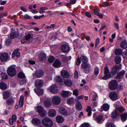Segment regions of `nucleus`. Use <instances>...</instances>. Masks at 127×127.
Segmentation results:
<instances>
[{"mask_svg": "<svg viewBox=\"0 0 127 127\" xmlns=\"http://www.w3.org/2000/svg\"><path fill=\"white\" fill-rule=\"evenodd\" d=\"M120 47L124 49L127 48V43L126 40H123L122 42L120 44Z\"/></svg>", "mask_w": 127, "mask_h": 127, "instance_id": "obj_26", "label": "nucleus"}, {"mask_svg": "<svg viewBox=\"0 0 127 127\" xmlns=\"http://www.w3.org/2000/svg\"><path fill=\"white\" fill-rule=\"evenodd\" d=\"M25 76L24 74L22 72H20L19 73L18 77L21 78H24L25 77Z\"/></svg>", "mask_w": 127, "mask_h": 127, "instance_id": "obj_49", "label": "nucleus"}, {"mask_svg": "<svg viewBox=\"0 0 127 127\" xmlns=\"http://www.w3.org/2000/svg\"><path fill=\"white\" fill-rule=\"evenodd\" d=\"M81 59L83 63H87L88 61V59L86 56H83L81 57L80 59Z\"/></svg>", "mask_w": 127, "mask_h": 127, "instance_id": "obj_33", "label": "nucleus"}, {"mask_svg": "<svg viewBox=\"0 0 127 127\" xmlns=\"http://www.w3.org/2000/svg\"><path fill=\"white\" fill-rule=\"evenodd\" d=\"M106 127H116L115 125L112 123H107L106 125Z\"/></svg>", "mask_w": 127, "mask_h": 127, "instance_id": "obj_47", "label": "nucleus"}, {"mask_svg": "<svg viewBox=\"0 0 127 127\" xmlns=\"http://www.w3.org/2000/svg\"><path fill=\"white\" fill-rule=\"evenodd\" d=\"M37 111L39 113V115L42 117L45 116L47 114L46 111L41 106L37 107Z\"/></svg>", "mask_w": 127, "mask_h": 127, "instance_id": "obj_3", "label": "nucleus"}, {"mask_svg": "<svg viewBox=\"0 0 127 127\" xmlns=\"http://www.w3.org/2000/svg\"><path fill=\"white\" fill-rule=\"evenodd\" d=\"M34 91L38 96L42 95L43 94V90L41 89L35 88Z\"/></svg>", "mask_w": 127, "mask_h": 127, "instance_id": "obj_17", "label": "nucleus"}, {"mask_svg": "<svg viewBox=\"0 0 127 127\" xmlns=\"http://www.w3.org/2000/svg\"><path fill=\"white\" fill-rule=\"evenodd\" d=\"M44 74V72L41 70H39L35 71L33 75L37 78H39L42 77Z\"/></svg>", "mask_w": 127, "mask_h": 127, "instance_id": "obj_10", "label": "nucleus"}, {"mask_svg": "<svg viewBox=\"0 0 127 127\" xmlns=\"http://www.w3.org/2000/svg\"><path fill=\"white\" fill-rule=\"evenodd\" d=\"M18 35V34L17 32H13L10 35V38L11 39L17 37Z\"/></svg>", "mask_w": 127, "mask_h": 127, "instance_id": "obj_34", "label": "nucleus"}, {"mask_svg": "<svg viewBox=\"0 0 127 127\" xmlns=\"http://www.w3.org/2000/svg\"><path fill=\"white\" fill-rule=\"evenodd\" d=\"M115 110H117V112L118 111L121 113L123 112L125 110V109L124 107L122 106L121 107H118L117 109H116Z\"/></svg>", "mask_w": 127, "mask_h": 127, "instance_id": "obj_44", "label": "nucleus"}, {"mask_svg": "<svg viewBox=\"0 0 127 127\" xmlns=\"http://www.w3.org/2000/svg\"><path fill=\"white\" fill-rule=\"evenodd\" d=\"M25 36V39L24 40V41H23V40H22V43L27 42V40L31 38L32 36L31 34H28Z\"/></svg>", "mask_w": 127, "mask_h": 127, "instance_id": "obj_37", "label": "nucleus"}, {"mask_svg": "<svg viewBox=\"0 0 127 127\" xmlns=\"http://www.w3.org/2000/svg\"><path fill=\"white\" fill-rule=\"evenodd\" d=\"M81 127H89V125L87 123H84L82 124L81 126Z\"/></svg>", "mask_w": 127, "mask_h": 127, "instance_id": "obj_53", "label": "nucleus"}, {"mask_svg": "<svg viewBox=\"0 0 127 127\" xmlns=\"http://www.w3.org/2000/svg\"><path fill=\"white\" fill-rule=\"evenodd\" d=\"M3 98L6 99L10 96V93L8 91H6L4 92L3 94Z\"/></svg>", "mask_w": 127, "mask_h": 127, "instance_id": "obj_28", "label": "nucleus"}, {"mask_svg": "<svg viewBox=\"0 0 127 127\" xmlns=\"http://www.w3.org/2000/svg\"><path fill=\"white\" fill-rule=\"evenodd\" d=\"M86 111L88 113L87 114L88 116H90L92 114V109L91 107L89 106H88L86 109Z\"/></svg>", "mask_w": 127, "mask_h": 127, "instance_id": "obj_42", "label": "nucleus"}, {"mask_svg": "<svg viewBox=\"0 0 127 127\" xmlns=\"http://www.w3.org/2000/svg\"><path fill=\"white\" fill-rule=\"evenodd\" d=\"M109 97L111 99L115 101L118 99V95L117 93L115 91H112L109 94Z\"/></svg>", "mask_w": 127, "mask_h": 127, "instance_id": "obj_6", "label": "nucleus"}, {"mask_svg": "<svg viewBox=\"0 0 127 127\" xmlns=\"http://www.w3.org/2000/svg\"><path fill=\"white\" fill-rule=\"evenodd\" d=\"M64 83L66 85L69 87L71 86L72 84V82L69 79L65 80L64 81Z\"/></svg>", "mask_w": 127, "mask_h": 127, "instance_id": "obj_31", "label": "nucleus"}, {"mask_svg": "<svg viewBox=\"0 0 127 127\" xmlns=\"http://www.w3.org/2000/svg\"><path fill=\"white\" fill-rule=\"evenodd\" d=\"M26 80L24 79L22 80L19 82V83L20 85H22L25 84L26 83Z\"/></svg>", "mask_w": 127, "mask_h": 127, "instance_id": "obj_55", "label": "nucleus"}, {"mask_svg": "<svg viewBox=\"0 0 127 127\" xmlns=\"http://www.w3.org/2000/svg\"><path fill=\"white\" fill-rule=\"evenodd\" d=\"M117 110H115L114 111H113L112 113L111 116L113 119L116 118L117 116Z\"/></svg>", "mask_w": 127, "mask_h": 127, "instance_id": "obj_41", "label": "nucleus"}, {"mask_svg": "<svg viewBox=\"0 0 127 127\" xmlns=\"http://www.w3.org/2000/svg\"><path fill=\"white\" fill-rule=\"evenodd\" d=\"M32 123L34 124L37 125L41 123V121L38 119L34 118L33 119L32 121Z\"/></svg>", "mask_w": 127, "mask_h": 127, "instance_id": "obj_25", "label": "nucleus"}, {"mask_svg": "<svg viewBox=\"0 0 127 127\" xmlns=\"http://www.w3.org/2000/svg\"><path fill=\"white\" fill-rule=\"evenodd\" d=\"M61 49L63 52L65 53L68 51L69 48L67 45H63L61 46Z\"/></svg>", "mask_w": 127, "mask_h": 127, "instance_id": "obj_18", "label": "nucleus"}, {"mask_svg": "<svg viewBox=\"0 0 127 127\" xmlns=\"http://www.w3.org/2000/svg\"><path fill=\"white\" fill-rule=\"evenodd\" d=\"M19 49H16L15 50L13 53L12 56V57H14L15 56L17 57H18L20 56V53L19 52Z\"/></svg>", "mask_w": 127, "mask_h": 127, "instance_id": "obj_22", "label": "nucleus"}, {"mask_svg": "<svg viewBox=\"0 0 127 127\" xmlns=\"http://www.w3.org/2000/svg\"><path fill=\"white\" fill-rule=\"evenodd\" d=\"M121 68V66L120 65H116L114 66L112 69L111 72L112 74H116L117 71Z\"/></svg>", "mask_w": 127, "mask_h": 127, "instance_id": "obj_12", "label": "nucleus"}, {"mask_svg": "<svg viewBox=\"0 0 127 127\" xmlns=\"http://www.w3.org/2000/svg\"><path fill=\"white\" fill-rule=\"evenodd\" d=\"M49 115L52 117L55 116L56 114L55 110L54 109H51L48 112Z\"/></svg>", "mask_w": 127, "mask_h": 127, "instance_id": "obj_20", "label": "nucleus"}, {"mask_svg": "<svg viewBox=\"0 0 127 127\" xmlns=\"http://www.w3.org/2000/svg\"><path fill=\"white\" fill-rule=\"evenodd\" d=\"M48 90L50 92L56 94L58 92V87L55 85H53L49 87Z\"/></svg>", "mask_w": 127, "mask_h": 127, "instance_id": "obj_4", "label": "nucleus"}, {"mask_svg": "<svg viewBox=\"0 0 127 127\" xmlns=\"http://www.w3.org/2000/svg\"><path fill=\"white\" fill-rule=\"evenodd\" d=\"M74 99L73 98H69L67 99V102L69 104L72 103L74 101Z\"/></svg>", "mask_w": 127, "mask_h": 127, "instance_id": "obj_46", "label": "nucleus"}, {"mask_svg": "<svg viewBox=\"0 0 127 127\" xmlns=\"http://www.w3.org/2000/svg\"><path fill=\"white\" fill-rule=\"evenodd\" d=\"M61 74L62 76L64 78H68L69 76V73L65 70H63L61 71Z\"/></svg>", "mask_w": 127, "mask_h": 127, "instance_id": "obj_16", "label": "nucleus"}, {"mask_svg": "<svg viewBox=\"0 0 127 127\" xmlns=\"http://www.w3.org/2000/svg\"><path fill=\"white\" fill-rule=\"evenodd\" d=\"M43 84V82L41 80L37 79L35 80V85L36 87L37 88L42 87Z\"/></svg>", "mask_w": 127, "mask_h": 127, "instance_id": "obj_13", "label": "nucleus"}, {"mask_svg": "<svg viewBox=\"0 0 127 127\" xmlns=\"http://www.w3.org/2000/svg\"><path fill=\"white\" fill-rule=\"evenodd\" d=\"M9 124L11 125H12L13 124L14 122L13 120L11 118H10L9 120Z\"/></svg>", "mask_w": 127, "mask_h": 127, "instance_id": "obj_59", "label": "nucleus"}, {"mask_svg": "<svg viewBox=\"0 0 127 127\" xmlns=\"http://www.w3.org/2000/svg\"><path fill=\"white\" fill-rule=\"evenodd\" d=\"M55 60V58L53 56H51L48 59V61L49 62L52 63Z\"/></svg>", "mask_w": 127, "mask_h": 127, "instance_id": "obj_51", "label": "nucleus"}, {"mask_svg": "<svg viewBox=\"0 0 127 127\" xmlns=\"http://www.w3.org/2000/svg\"><path fill=\"white\" fill-rule=\"evenodd\" d=\"M56 81L57 82H59L61 80V78L60 76H58L56 77Z\"/></svg>", "mask_w": 127, "mask_h": 127, "instance_id": "obj_64", "label": "nucleus"}, {"mask_svg": "<svg viewBox=\"0 0 127 127\" xmlns=\"http://www.w3.org/2000/svg\"><path fill=\"white\" fill-rule=\"evenodd\" d=\"M69 93L68 91H63L62 92V94L63 97H66L68 95Z\"/></svg>", "mask_w": 127, "mask_h": 127, "instance_id": "obj_43", "label": "nucleus"}, {"mask_svg": "<svg viewBox=\"0 0 127 127\" xmlns=\"http://www.w3.org/2000/svg\"><path fill=\"white\" fill-rule=\"evenodd\" d=\"M122 56L123 58H127V49L126 51H125L123 53Z\"/></svg>", "mask_w": 127, "mask_h": 127, "instance_id": "obj_50", "label": "nucleus"}, {"mask_svg": "<svg viewBox=\"0 0 127 127\" xmlns=\"http://www.w3.org/2000/svg\"><path fill=\"white\" fill-rule=\"evenodd\" d=\"M94 11L95 14L97 15L98 16L99 15V13L95 9H94Z\"/></svg>", "mask_w": 127, "mask_h": 127, "instance_id": "obj_63", "label": "nucleus"}, {"mask_svg": "<svg viewBox=\"0 0 127 127\" xmlns=\"http://www.w3.org/2000/svg\"><path fill=\"white\" fill-rule=\"evenodd\" d=\"M44 104L46 107H49L52 105V103L49 100H46L45 101Z\"/></svg>", "mask_w": 127, "mask_h": 127, "instance_id": "obj_32", "label": "nucleus"}, {"mask_svg": "<svg viewBox=\"0 0 127 127\" xmlns=\"http://www.w3.org/2000/svg\"><path fill=\"white\" fill-rule=\"evenodd\" d=\"M13 120L14 122H16L17 120V116L15 114H13L12 115V118H11Z\"/></svg>", "mask_w": 127, "mask_h": 127, "instance_id": "obj_54", "label": "nucleus"}, {"mask_svg": "<svg viewBox=\"0 0 127 127\" xmlns=\"http://www.w3.org/2000/svg\"><path fill=\"white\" fill-rule=\"evenodd\" d=\"M24 18L25 19H29L31 18V17L28 14H25L24 15Z\"/></svg>", "mask_w": 127, "mask_h": 127, "instance_id": "obj_60", "label": "nucleus"}, {"mask_svg": "<svg viewBox=\"0 0 127 127\" xmlns=\"http://www.w3.org/2000/svg\"><path fill=\"white\" fill-rule=\"evenodd\" d=\"M1 76L2 79H6L7 78V76L5 73H2Z\"/></svg>", "mask_w": 127, "mask_h": 127, "instance_id": "obj_48", "label": "nucleus"}, {"mask_svg": "<svg viewBox=\"0 0 127 127\" xmlns=\"http://www.w3.org/2000/svg\"><path fill=\"white\" fill-rule=\"evenodd\" d=\"M85 15L89 18H90L91 17V14L88 12H86L85 13Z\"/></svg>", "mask_w": 127, "mask_h": 127, "instance_id": "obj_62", "label": "nucleus"}, {"mask_svg": "<svg viewBox=\"0 0 127 127\" xmlns=\"http://www.w3.org/2000/svg\"><path fill=\"white\" fill-rule=\"evenodd\" d=\"M100 41V39L99 38H97L95 41V46L96 47L97 46L98 44Z\"/></svg>", "mask_w": 127, "mask_h": 127, "instance_id": "obj_57", "label": "nucleus"}, {"mask_svg": "<svg viewBox=\"0 0 127 127\" xmlns=\"http://www.w3.org/2000/svg\"><path fill=\"white\" fill-rule=\"evenodd\" d=\"M81 67L83 69H87L85 72L88 73L91 70V68L90 65L87 63H83L81 64Z\"/></svg>", "mask_w": 127, "mask_h": 127, "instance_id": "obj_8", "label": "nucleus"}, {"mask_svg": "<svg viewBox=\"0 0 127 127\" xmlns=\"http://www.w3.org/2000/svg\"><path fill=\"white\" fill-rule=\"evenodd\" d=\"M123 53L122 50L120 48L116 49L115 51V54L117 55H121Z\"/></svg>", "mask_w": 127, "mask_h": 127, "instance_id": "obj_27", "label": "nucleus"}, {"mask_svg": "<svg viewBox=\"0 0 127 127\" xmlns=\"http://www.w3.org/2000/svg\"><path fill=\"white\" fill-rule=\"evenodd\" d=\"M71 58L70 56L69 57H67L65 56H63V57L62 59V60L63 61L65 62L67 61L70 60Z\"/></svg>", "mask_w": 127, "mask_h": 127, "instance_id": "obj_45", "label": "nucleus"}, {"mask_svg": "<svg viewBox=\"0 0 127 127\" xmlns=\"http://www.w3.org/2000/svg\"><path fill=\"white\" fill-rule=\"evenodd\" d=\"M7 73L9 76L13 77L16 74V70L14 68L12 67H10L9 68L8 70Z\"/></svg>", "mask_w": 127, "mask_h": 127, "instance_id": "obj_7", "label": "nucleus"}, {"mask_svg": "<svg viewBox=\"0 0 127 127\" xmlns=\"http://www.w3.org/2000/svg\"><path fill=\"white\" fill-rule=\"evenodd\" d=\"M99 72V69L98 67H95L94 69V73L95 75H97L98 74Z\"/></svg>", "mask_w": 127, "mask_h": 127, "instance_id": "obj_52", "label": "nucleus"}, {"mask_svg": "<svg viewBox=\"0 0 127 127\" xmlns=\"http://www.w3.org/2000/svg\"><path fill=\"white\" fill-rule=\"evenodd\" d=\"M7 87V85L5 83L3 82L0 83V88L1 90H5L6 89Z\"/></svg>", "mask_w": 127, "mask_h": 127, "instance_id": "obj_35", "label": "nucleus"}, {"mask_svg": "<svg viewBox=\"0 0 127 127\" xmlns=\"http://www.w3.org/2000/svg\"><path fill=\"white\" fill-rule=\"evenodd\" d=\"M14 101L12 98H10L6 100V104L9 105H12L14 103Z\"/></svg>", "mask_w": 127, "mask_h": 127, "instance_id": "obj_23", "label": "nucleus"}, {"mask_svg": "<svg viewBox=\"0 0 127 127\" xmlns=\"http://www.w3.org/2000/svg\"><path fill=\"white\" fill-rule=\"evenodd\" d=\"M79 97H78L76 99V109L77 110H79Z\"/></svg>", "mask_w": 127, "mask_h": 127, "instance_id": "obj_38", "label": "nucleus"}, {"mask_svg": "<svg viewBox=\"0 0 127 127\" xmlns=\"http://www.w3.org/2000/svg\"><path fill=\"white\" fill-rule=\"evenodd\" d=\"M118 86L117 81L115 80H112L109 83V88L111 90H114L117 89Z\"/></svg>", "mask_w": 127, "mask_h": 127, "instance_id": "obj_2", "label": "nucleus"}, {"mask_svg": "<svg viewBox=\"0 0 127 127\" xmlns=\"http://www.w3.org/2000/svg\"><path fill=\"white\" fill-rule=\"evenodd\" d=\"M110 107L109 105L107 103L103 104L102 106L103 109L105 111H106L108 110Z\"/></svg>", "mask_w": 127, "mask_h": 127, "instance_id": "obj_36", "label": "nucleus"}, {"mask_svg": "<svg viewBox=\"0 0 127 127\" xmlns=\"http://www.w3.org/2000/svg\"><path fill=\"white\" fill-rule=\"evenodd\" d=\"M46 55L43 53H41L39 56V59L41 61H44L46 59Z\"/></svg>", "mask_w": 127, "mask_h": 127, "instance_id": "obj_19", "label": "nucleus"}, {"mask_svg": "<svg viewBox=\"0 0 127 127\" xmlns=\"http://www.w3.org/2000/svg\"><path fill=\"white\" fill-rule=\"evenodd\" d=\"M42 123L46 127H51L53 125L52 121L48 118H44L42 120Z\"/></svg>", "mask_w": 127, "mask_h": 127, "instance_id": "obj_1", "label": "nucleus"}, {"mask_svg": "<svg viewBox=\"0 0 127 127\" xmlns=\"http://www.w3.org/2000/svg\"><path fill=\"white\" fill-rule=\"evenodd\" d=\"M60 112L63 115L66 116L67 115L66 111L63 108H60L59 109Z\"/></svg>", "mask_w": 127, "mask_h": 127, "instance_id": "obj_40", "label": "nucleus"}, {"mask_svg": "<svg viewBox=\"0 0 127 127\" xmlns=\"http://www.w3.org/2000/svg\"><path fill=\"white\" fill-rule=\"evenodd\" d=\"M78 91L77 89H75L73 91V94L74 95L77 96L78 95Z\"/></svg>", "mask_w": 127, "mask_h": 127, "instance_id": "obj_58", "label": "nucleus"}, {"mask_svg": "<svg viewBox=\"0 0 127 127\" xmlns=\"http://www.w3.org/2000/svg\"><path fill=\"white\" fill-rule=\"evenodd\" d=\"M122 120L123 122H125L127 119V113H124L120 115Z\"/></svg>", "mask_w": 127, "mask_h": 127, "instance_id": "obj_29", "label": "nucleus"}, {"mask_svg": "<svg viewBox=\"0 0 127 127\" xmlns=\"http://www.w3.org/2000/svg\"><path fill=\"white\" fill-rule=\"evenodd\" d=\"M111 5L108 2H104L103 3V7L107 6L108 5Z\"/></svg>", "mask_w": 127, "mask_h": 127, "instance_id": "obj_61", "label": "nucleus"}, {"mask_svg": "<svg viewBox=\"0 0 127 127\" xmlns=\"http://www.w3.org/2000/svg\"><path fill=\"white\" fill-rule=\"evenodd\" d=\"M6 45H10L11 43V40L8 39H7L6 40Z\"/></svg>", "mask_w": 127, "mask_h": 127, "instance_id": "obj_56", "label": "nucleus"}, {"mask_svg": "<svg viewBox=\"0 0 127 127\" xmlns=\"http://www.w3.org/2000/svg\"><path fill=\"white\" fill-rule=\"evenodd\" d=\"M61 64V62L59 60L56 59L53 64V65L54 67H59L60 66Z\"/></svg>", "mask_w": 127, "mask_h": 127, "instance_id": "obj_21", "label": "nucleus"}, {"mask_svg": "<svg viewBox=\"0 0 127 127\" xmlns=\"http://www.w3.org/2000/svg\"><path fill=\"white\" fill-rule=\"evenodd\" d=\"M104 73L105 75L102 78L103 79L106 80L111 78V75L108 67L105 68Z\"/></svg>", "mask_w": 127, "mask_h": 127, "instance_id": "obj_5", "label": "nucleus"}, {"mask_svg": "<svg viewBox=\"0 0 127 127\" xmlns=\"http://www.w3.org/2000/svg\"><path fill=\"white\" fill-rule=\"evenodd\" d=\"M125 73V70H122L118 73L116 76V78L118 79H121L124 75Z\"/></svg>", "mask_w": 127, "mask_h": 127, "instance_id": "obj_15", "label": "nucleus"}, {"mask_svg": "<svg viewBox=\"0 0 127 127\" xmlns=\"http://www.w3.org/2000/svg\"><path fill=\"white\" fill-rule=\"evenodd\" d=\"M94 119L99 124H101L104 121L103 116H98L96 117H94Z\"/></svg>", "mask_w": 127, "mask_h": 127, "instance_id": "obj_14", "label": "nucleus"}, {"mask_svg": "<svg viewBox=\"0 0 127 127\" xmlns=\"http://www.w3.org/2000/svg\"><path fill=\"white\" fill-rule=\"evenodd\" d=\"M52 101L54 104L56 105H58L61 102L60 98L58 96H55L53 97Z\"/></svg>", "mask_w": 127, "mask_h": 127, "instance_id": "obj_9", "label": "nucleus"}, {"mask_svg": "<svg viewBox=\"0 0 127 127\" xmlns=\"http://www.w3.org/2000/svg\"><path fill=\"white\" fill-rule=\"evenodd\" d=\"M121 60V58L119 56H116L115 58V62L117 64L120 63Z\"/></svg>", "mask_w": 127, "mask_h": 127, "instance_id": "obj_39", "label": "nucleus"}, {"mask_svg": "<svg viewBox=\"0 0 127 127\" xmlns=\"http://www.w3.org/2000/svg\"><path fill=\"white\" fill-rule=\"evenodd\" d=\"M24 99V96L21 95L20 96L19 102V106L20 107H22L23 105Z\"/></svg>", "mask_w": 127, "mask_h": 127, "instance_id": "obj_24", "label": "nucleus"}, {"mask_svg": "<svg viewBox=\"0 0 127 127\" xmlns=\"http://www.w3.org/2000/svg\"><path fill=\"white\" fill-rule=\"evenodd\" d=\"M64 120L63 118L61 116H58L56 117V121L58 123H62L63 122Z\"/></svg>", "mask_w": 127, "mask_h": 127, "instance_id": "obj_30", "label": "nucleus"}, {"mask_svg": "<svg viewBox=\"0 0 127 127\" xmlns=\"http://www.w3.org/2000/svg\"><path fill=\"white\" fill-rule=\"evenodd\" d=\"M9 56L8 54L6 53H3L0 56V60L3 62L6 61L8 58Z\"/></svg>", "mask_w": 127, "mask_h": 127, "instance_id": "obj_11", "label": "nucleus"}]
</instances>
